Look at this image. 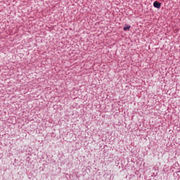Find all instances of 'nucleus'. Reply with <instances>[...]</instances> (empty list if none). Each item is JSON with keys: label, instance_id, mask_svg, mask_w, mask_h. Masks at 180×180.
Listing matches in <instances>:
<instances>
[{"label": "nucleus", "instance_id": "1", "mask_svg": "<svg viewBox=\"0 0 180 180\" xmlns=\"http://www.w3.org/2000/svg\"><path fill=\"white\" fill-rule=\"evenodd\" d=\"M153 6L154 8H158V9H160L161 8V3L158 1H155L153 3Z\"/></svg>", "mask_w": 180, "mask_h": 180}, {"label": "nucleus", "instance_id": "2", "mask_svg": "<svg viewBox=\"0 0 180 180\" xmlns=\"http://www.w3.org/2000/svg\"><path fill=\"white\" fill-rule=\"evenodd\" d=\"M130 25L129 26H127V27H124V30L126 31V30H129V29H130Z\"/></svg>", "mask_w": 180, "mask_h": 180}]
</instances>
